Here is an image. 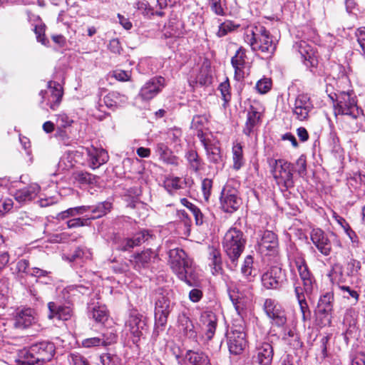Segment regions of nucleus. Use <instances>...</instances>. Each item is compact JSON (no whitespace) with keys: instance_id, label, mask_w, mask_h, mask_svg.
<instances>
[{"instance_id":"bb28decb","label":"nucleus","mask_w":365,"mask_h":365,"mask_svg":"<svg viewBox=\"0 0 365 365\" xmlns=\"http://www.w3.org/2000/svg\"><path fill=\"white\" fill-rule=\"evenodd\" d=\"M40 191V186L33 183L22 189L16 190L14 194V198L20 203L34 200Z\"/></svg>"},{"instance_id":"f3484780","label":"nucleus","mask_w":365,"mask_h":365,"mask_svg":"<svg viewBox=\"0 0 365 365\" xmlns=\"http://www.w3.org/2000/svg\"><path fill=\"white\" fill-rule=\"evenodd\" d=\"M165 85V81L163 77H153L143 86L139 96L144 101H150L161 91Z\"/></svg>"},{"instance_id":"aec40b11","label":"nucleus","mask_w":365,"mask_h":365,"mask_svg":"<svg viewBox=\"0 0 365 365\" xmlns=\"http://www.w3.org/2000/svg\"><path fill=\"white\" fill-rule=\"evenodd\" d=\"M357 312L353 309H347L343 319V334L348 341L356 336L358 328L356 327Z\"/></svg>"},{"instance_id":"412c9836","label":"nucleus","mask_w":365,"mask_h":365,"mask_svg":"<svg viewBox=\"0 0 365 365\" xmlns=\"http://www.w3.org/2000/svg\"><path fill=\"white\" fill-rule=\"evenodd\" d=\"M200 322L207 340H211L217 327V315L212 311H204L201 313Z\"/></svg>"},{"instance_id":"09e8293b","label":"nucleus","mask_w":365,"mask_h":365,"mask_svg":"<svg viewBox=\"0 0 365 365\" xmlns=\"http://www.w3.org/2000/svg\"><path fill=\"white\" fill-rule=\"evenodd\" d=\"M314 282H312L309 291L307 290L304 284H302L303 287L300 286L299 284H294V293L297 302L306 300L305 295L309 296L313 292Z\"/></svg>"},{"instance_id":"72a5a7b5","label":"nucleus","mask_w":365,"mask_h":365,"mask_svg":"<svg viewBox=\"0 0 365 365\" xmlns=\"http://www.w3.org/2000/svg\"><path fill=\"white\" fill-rule=\"evenodd\" d=\"M178 322L180 331H182L186 336L190 339H195L197 336L194 324L185 314H180Z\"/></svg>"},{"instance_id":"cd10ccee","label":"nucleus","mask_w":365,"mask_h":365,"mask_svg":"<svg viewBox=\"0 0 365 365\" xmlns=\"http://www.w3.org/2000/svg\"><path fill=\"white\" fill-rule=\"evenodd\" d=\"M209 266L211 268L212 274H219L222 271V262L220 250L213 246L207 247Z\"/></svg>"},{"instance_id":"a18cd8bd","label":"nucleus","mask_w":365,"mask_h":365,"mask_svg":"<svg viewBox=\"0 0 365 365\" xmlns=\"http://www.w3.org/2000/svg\"><path fill=\"white\" fill-rule=\"evenodd\" d=\"M111 207L112 204L110 202L105 201L101 202L98 204L95 207H92L91 212L93 214V215L88 218L96 219L101 217L110 212Z\"/></svg>"},{"instance_id":"f704fd0d","label":"nucleus","mask_w":365,"mask_h":365,"mask_svg":"<svg viewBox=\"0 0 365 365\" xmlns=\"http://www.w3.org/2000/svg\"><path fill=\"white\" fill-rule=\"evenodd\" d=\"M155 153L163 162L171 165L178 164L177 158L172 154L171 150L165 143H157L155 146Z\"/></svg>"},{"instance_id":"c9c22d12","label":"nucleus","mask_w":365,"mask_h":365,"mask_svg":"<svg viewBox=\"0 0 365 365\" xmlns=\"http://www.w3.org/2000/svg\"><path fill=\"white\" fill-rule=\"evenodd\" d=\"M128 101V97L117 91L108 93L103 98L106 106L108 108H114L125 105Z\"/></svg>"},{"instance_id":"49530a36","label":"nucleus","mask_w":365,"mask_h":365,"mask_svg":"<svg viewBox=\"0 0 365 365\" xmlns=\"http://www.w3.org/2000/svg\"><path fill=\"white\" fill-rule=\"evenodd\" d=\"M282 339L294 348L302 346V343L300 341L299 334L295 329H289L286 331Z\"/></svg>"},{"instance_id":"20e7f679","label":"nucleus","mask_w":365,"mask_h":365,"mask_svg":"<svg viewBox=\"0 0 365 365\" xmlns=\"http://www.w3.org/2000/svg\"><path fill=\"white\" fill-rule=\"evenodd\" d=\"M245 239L242 231L237 228H230L225 235L222 246L225 252L235 262L244 250Z\"/></svg>"},{"instance_id":"7c9ffc66","label":"nucleus","mask_w":365,"mask_h":365,"mask_svg":"<svg viewBox=\"0 0 365 365\" xmlns=\"http://www.w3.org/2000/svg\"><path fill=\"white\" fill-rule=\"evenodd\" d=\"M185 365H210L208 356L202 351L189 350L184 357Z\"/></svg>"},{"instance_id":"f03ea898","label":"nucleus","mask_w":365,"mask_h":365,"mask_svg":"<svg viewBox=\"0 0 365 365\" xmlns=\"http://www.w3.org/2000/svg\"><path fill=\"white\" fill-rule=\"evenodd\" d=\"M169 264L178 277L185 282L189 286L197 284L196 277L192 260L180 248L170 249L168 252Z\"/></svg>"},{"instance_id":"f8f14e48","label":"nucleus","mask_w":365,"mask_h":365,"mask_svg":"<svg viewBox=\"0 0 365 365\" xmlns=\"http://www.w3.org/2000/svg\"><path fill=\"white\" fill-rule=\"evenodd\" d=\"M261 281L264 288L277 289L283 285L285 281V274L281 267L274 266L262 274Z\"/></svg>"},{"instance_id":"e433bc0d","label":"nucleus","mask_w":365,"mask_h":365,"mask_svg":"<svg viewBox=\"0 0 365 365\" xmlns=\"http://www.w3.org/2000/svg\"><path fill=\"white\" fill-rule=\"evenodd\" d=\"M246 58V50L240 47L231 59V63L235 68V75L239 76V78L243 77L242 69L245 65Z\"/></svg>"},{"instance_id":"338daca9","label":"nucleus","mask_w":365,"mask_h":365,"mask_svg":"<svg viewBox=\"0 0 365 365\" xmlns=\"http://www.w3.org/2000/svg\"><path fill=\"white\" fill-rule=\"evenodd\" d=\"M351 365H365V353L356 351L351 354Z\"/></svg>"},{"instance_id":"052dcab7","label":"nucleus","mask_w":365,"mask_h":365,"mask_svg":"<svg viewBox=\"0 0 365 365\" xmlns=\"http://www.w3.org/2000/svg\"><path fill=\"white\" fill-rule=\"evenodd\" d=\"M272 86V81L269 78H264L257 81L256 84L257 91L262 94L268 92Z\"/></svg>"},{"instance_id":"c03bdc74","label":"nucleus","mask_w":365,"mask_h":365,"mask_svg":"<svg viewBox=\"0 0 365 365\" xmlns=\"http://www.w3.org/2000/svg\"><path fill=\"white\" fill-rule=\"evenodd\" d=\"M178 26L179 23L175 19L169 20L163 29L164 36L165 38L179 36L181 33Z\"/></svg>"},{"instance_id":"6ab92c4d","label":"nucleus","mask_w":365,"mask_h":365,"mask_svg":"<svg viewBox=\"0 0 365 365\" xmlns=\"http://www.w3.org/2000/svg\"><path fill=\"white\" fill-rule=\"evenodd\" d=\"M312 243L317 250L324 256L330 255L331 251V242L327 235L321 229H313L310 233Z\"/></svg>"},{"instance_id":"423d86ee","label":"nucleus","mask_w":365,"mask_h":365,"mask_svg":"<svg viewBox=\"0 0 365 365\" xmlns=\"http://www.w3.org/2000/svg\"><path fill=\"white\" fill-rule=\"evenodd\" d=\"M220 202L222 209L226 212L232 213L240 207L242 200L239 196V192L230 182H227L223 187Z\"/></svg>"},{"instance_id":"603ef678","label":"nucleus","mask_w":365,"mask_h":365,"mask_svg":"<svg viewBox=\"0 0 365 365\" xmlns=\"http://www.w3.org/2000/svg\"><path fill=\"white\" fill-rule=\"evenodd\" d=\"M164 185L165 188L169 192H172L173 190H177L182 187V181L178 177H170L166 178Z\"/></svg>"},{"instance_id":"680f3d73","label":"nucleus","mask_w":365,"mask_h":365,"mask_svg":"<svg viewBox=\"0 0 365 365\" xmlns=\"http://www.w3.org/2000/svg\"><path fill=\"white\" fill-rule=\"evenodd\" d=\"M230 83L228 81H225L221 83L218 87V90L220 91L222 98L226 103L230 101L231 94L230 92Z\"/></svg>"},{"instance_id":"473e14b6","label":"nucleus","mask_w":365,"mask_h":365,"mask_svg":"<svg viewBox=\"0 0 365 365\" xmlns=\"http://www.w3.org/2000/svg\"><path fill=\"white\" fill-rule=\"evenodd\" d=\"M92 253L86 247H78L72 254L63 256V259L69 262H75L81 265L87 259L91 258Z\"/></svg>"},{"instance_id":"0eeeda50","label":"nucleus","mask_w":365,"mask_h":365,"mask_svg":"<svg viewBox=\"0 0 365 365\" xmlns=\"http://www.w3.org/2000/svg\"><path fill=\"white\" fill-rule=\"evenodd\" d=\"M227 341L230 354L234 355L242 354L247 346L244 327L241 325H234L227 334Z\"/></svg>"},{"instance_id":"1a4fd4ad","label":"nucleus","mask_w":365,"mask_h":365,"mask_svg":"<svg viewBox=\"0 0 365 365\" xmlns=\"http://www.w3.org/2000/svg\"><path fill=\"white\" fill-rule=\"evenodd\" d=\"M125 328L133 336V341L138 342L146 330V322L143 316L137 310H130L128 318L125 322Z\"/></svg>"},{"instance_id":"6e6d98bb","label":"nucleus","mask_w":365,"mask_h":365,"mask_svg":"<svg viewBox=\"0 0 365 365\" xmlns=\"http://www.w3.org/2000/svg\"><path fill=\"white\" fill-rule=\"evenodd\" d=\"M211 83V76L207 68H202L196 76L195 83L200 86H206Z\"/></svg>"},{"instance_id":"9d476101","label":"nucleus","mask_w":365,"mask_h":365,"mask_svg":"<svg viewBox=\"0 0 365 365\" xmlns=\"http://www.w3.org/2000/svg\"><path fill=\"white\" fill-rule=\"evenodd\" d=\"M86 163L93 170L98 168L108 161L109 155L103 148L94 146L83 148L82 151Z\"/></svg>"},{"instance_id":"bf43d9fd","label":"nucleus","mask_w":365,"mask_h":365,"mask_svg":"<svg viewBox=\"0 0 365 365\" xmlns=\"http://www.w3.org/2000/svg\"><path fill=\"white\" fill-rule=\"evenodd\" d=\"M103 365H119L120 359L115 354L109 353L103 354L100 356Z\"/></svg>"},{"instance_id":"ea45409f","label":"nucleus","mask_w":365,"mask_h":365,"mask_svg":"<svg viewBox=\"0 0 365 365\" xmlns=\"http://www.w3.org/2000/svg\"><path fill=\"white\" fill-rule=\"evenodd\" d=\"M334 294L328 292L322 295L319 299L317 310L319 312H333Z\"/></svg>"},{"instance_id":"3c124183","label":"nucleus","mask_w":365,"mask_h":365,"mask_svg":"<svg viewBox=\"0 0 365 365\" xmlns=\"http://www.w3.org/2000/svg\"><path fill=\"white\" fill-rule=\"evenodd\" d=\"M252 265L253 258L251 255H247L242 265L241 272L248 280H251V278L254 276V274H252Z\"/></svg>"},{"instance_id":"13d9d810","label":"nucleus","mask_w":365,"mask_h":365,"mask_svg":"<svg viewBox=\"0 0 365 365\" xmlns=\"http://www.w3.org/2000/svg\"><path fill=\"white\" fill-rule=\"evenodd\" d=\"M68 360L71 365H90L84 356L76 352L70 354Z\"/></svg>"},{"instance_id":"58836bf2","label":"nucleus","mask_w":365,"mask_h":365,"mask_svg":"<svg viewBox=\"0 0 365 365\" xmlns=\"http://www.w3.org/2000/svg\"><path fill=\"white\" fill-rule=\"evenodd\" d=\"M31 354V346L29 349H23L20 350L14 360V365H35L38 364L36 356Z\"/></svg>"},{"instance_id":"a211bd4d","label":"nucleus","mask_w":365,"mask_h":365,"mask_svg":"<svg viewBox=\"0 0 365 365\" xmlns=\"http://www.w3.org/2000/svg\"><path fill=\"white\" fill-rule=\"evenodd\" d=\"M31 354H34L37 360L38 364L50 361L54 353L55 346L53 343L41 341L31 346Z\"/></svg>"},{"instance_id":"2f4dec72","label":"nucleus","mask_w":365,"mask_h":365,"mask_svg":"<svg viewBox=\"0 0 365 365\" xmlns=\"http://www.w3.org/2000/svg\"><path fill=\"white\" fill-rule=\"evenodd\" d=\"M259 120L260 113L253 106H251L247 112L243 133L250 136L254 133L255 128L259 124Z\"/></svg>"},{"instance_id":"39448f33","label":"nucleus","mask_w":365,"mask_h":365,"mask_svg":"<svg viewBox=\"0 0 365 365\" xmlns=\"http://www.w3.org/2000/svg\"><path fill=\"white\" fill-rule=\"evenodd\" d=\"M294 165L285 160H274L273 175L279 185L287 189L294 186L293 180Z\"/></svg>"},{"instance_id":"8fccbe9b","label":"nucleus","mask_w":365,"mask_h":365,"mask_svg":"<svg viewBox=\"0 0 365 365\" xmlns=\"http://www.w3.org/2000/svg\"><path fill=\"white\" fill-rule=\"evenodd\" d=\"M134 7L139 11L144 16L150 17L154 15L153 9L150 6L148 2L145 0H138L135 4Z\"/></svg>"},{"instance_id":"e2e57ef3","label":"nucleus","mask_w":365,"mask_h":365,"mask_svg":"<svg viewBox=\"0 0 365 365\" xmlns=\"http://www.w3.org/2000/svg\"><path fill=\"white\" fill-rule=\"evenodd\" d=\"M296 171L300 176H304L307 174V160L306 157L302 155L296 161Z\"/></svg>"},{"instance_id":"de8ad7c7","label":"nucleus","mask_w":365,"mask_h":365,"mask_svg":"<svg viewBox=\"0 0 365 365\" xmlns=\"http://www.w3.org/2000/svg\"><path fill=\"white\" fill-rule=\"evenodd\" d=\"M74 178L83 185H90L96 182V177L88 172H77L74 174Z\"/></svg>"},{"instance_id":"0e129e2a","label":"nucleus","mask_w":365,"mask_h":365,"mask_svg":"<svg viewBox=\"0 0 365 365\" xmlns=\"http://www.w3.org/2000/svg\"><path fill=\"white\" fill-rule=\"evenodd\" d=\"M29 262L26 259L19 260L16 266V274L19 277H23L24 274H27Z\"/></svg>"},{"instance_id":"37998d69","label":"nucleus","mask_w":365,"mask_h":365,"mask_svg":"<svg viewBox=\"0 0 365 365\" xmlns=\"http://www.w3.org/2000/svg\"><path fill=\"white\" fill-rule=\"evenodd\" d=\"M185 158L188 162L190 168L192 171L197 173L202 168V160L195 150H188L185 154Z\"/></svg>"},{"instance_id":"4c0bfd02","label":"nucleus","mask_w":365,"mask_h":365,"mask_svg":"<svg viewBox=\"0 0 365 365\" xmlns=\"http://www.w3.org/2000/svg\"><path fill=\"white\" fill-rule=\"evenodd\" d=\"M205 149L210 163L216 165H222L223 163V156L219 146L211 143L210 145H205Z\"/></svg>"},{"instance_id":"ddd939ff","label":"nucleus","mask_w":365,"mask_h":365,"mask_svg":"<svg viewBox=\"0 0 365 365\" xmlns=\"http://www.w3.org/2000/svg\"><path fill=\"white\" fill-rule=\"evenodd\" d=\"M273 356L274 350L271 344L259 342L256 346L251 362L246 365H271Z\"/></svg>"},{"instance_id":"b1692460","label":"nucleus","mask_w":365,"mask_h":365,"mask_svg":"<svg viewBox=\"0 0 365 365\" xmlns=\"http://www.w3.org/2000/svg\"><path fill=\"white\" fill-rule=\"evenodd\" d=\"M36 320V314L34 309H24L16 313L14 325L17 329H26L35 324Z\"/></svg>"},{"instance_id":"393cba45","label":"nucleus","mask_w":365,"mask_h":365,"mask_svg":"<svg viewBox=\"0 0 365 365\" xmlns=\"http://www.w3.org/2000/svg\"><path fill=\"white\" fill-rule=\"evenodd\" d=\"M157 257V254L151 249H147L142 251L140 253L134 255L130 260L134 269L140 271L143 268H146L149 266L152 259Z\"/></svg>"},{"instance_id":"9b49d317","label":"nucleus","mask_w":365,"mask_h":365,"mask_svg":"<svg viewBox=\"0 0 365 365\" xmlns=\"http://www.w3.org/2000/svg\"><path fill=\"white\" fill-rule=\"evenodd\" d=\"M257 249L263 255H276L279 250L277 235L272 231L263 232L257 241Z\"/></svg>"},{"instance_id":"a878e982","label":"nucleus","mask_w":365,"mask_h":365,"mask_svg":"<svg viewBox=\"0 0 365 365\" xmlns=\"http://www.w3.org/2000/svg\"><path fill=\"white\" fill-rule=\"evenodd\" d=\"M117 336L115 334H103L99 336L87 338L82 341V346L85 348H93L96 346H107L116 341Z\"/></svg>"},{"instance_id":"f257e3e1","label":"nucleus","mask_w":365,"mask_h":365,"mask_svg":"<svg viewBox=\"0 0 365 365\" xmlns=\"http://www.w3.org/2000/svg\"><path fill=\"white\" fill-rule=\"evenodd\" d=\"M334 102L335 115L345 117L344 122L351 133L359 131L363 125L362 110L357 106L356 97L353 91H339L334 96L329 95Z\"/></svg>"},{"instance_id":"5fc2aeb1","label":"nucleus","mask_w":365,"mask_h":365,"mask_svg":"<svg viewBox=\"0 0 365 365\" xmlns=\"http://www.w3.org/2000/svg\"><path fill=\"white\" fill-rule=\"evenodd\" d=\"M237 27L238 26L235 25L232 21L227 20L220 24L217 36L218 37H223Z\"/></svg>"},{"instance_id":"6e6552de","label":"nucleus","mask_w":365,"mask_h":365,"mask_svg":"<svg viewBox=\"0 0 365 365\" xmlns=\"http://www.w3.org/2000/svg\"><path fill=\"white\" fill-rule=\"evenodd\" d=\"M292 112L295 119L299 121L307 120L314 106L309 96L307 93H299L291 105Z\"/></svg>"},{"instance_id":"4d7b16f0","label":"nucleus","mask_w":365,"mask_h":365,"mask_svg":"<svg viewBox=\"0 0 365 365\" xmlns=\"http://www.w3.org/2000/svg\"><path fill=\"white\" fill-rule=\"evenodd\" d=\"M317 320L321 327L330 326L331 324L332 312H319L316 311Z\"/></svg>"},{"instance_id":"5701e85b","label":"nucleus","mask_w":365,"mask_h":365,"mask_svg":"<svg viewBox=\"0 0 365 365\" xmlns=\"http://www.w3.org/2000/svg\"><path fill=\"white\" fill-rule=\"evenodd\" d=\"M294 264L299 272V275L305 285L306 289L309 291L312 282H315L314 278L310 272L306 260L302 255H298L294 257Z\"/></svg>"},{"instance_id":"c85d7f7f","label":"nucleus","mask_w":365,"mask_h":365,"mask_svg":"<svg viewBox=\"0 0 365 365\" xmlns=\"http://www.w3.org/2000/svg\"><path fill=\"white\" fill-rule=\"evenodd\" d=\"M152 237V234L148 230H143L135 233L133 237L125 239L123 242L122 250L125 251L139 246Z\"/></svg>"},{"instance_id":"79ce46f5","label":"nucleus","mask_w":365,"mask_h":365,"mask_svg":"<svg viewBox=\"0 0 365 365\" xmlns=\"http://www.w3.org/2000/svg\"><path fill=\"white\" fill-rule=\"evenodd\" d=\"M232 160L233 168L236 170H240L245 163L243 157L242 146L240 143H235L232 146Z\"/></svg>"},{"instance_id":"7ed1b4c3","label":"nucleus","mask_w":365,"mask_h":365,"mask_svg":"<svg viewBox=\"0 0 365 365\" xmlns=\"http://www.w3.org/2000/svg\"><path fill=\"white\" fill-rule=\"evenodd\" d=\"M245 41L252 51H259L267 56H271L276 49L269 31L262 25L247 28L245 33Z\"/></svg>"},{"instance_id":"c756f323","label":"nucleus","mask_w":365,"mask_h":365,"mask_svg":"<svg viewBox=\"0 0 365 365\" xmlns=\"http://www.w3.org/2000/svg\"><path fill=\"white\" fill-rule=\"evenodd\" d=\"M301 55L302 59L306 62H309L311 66H314L317 61L316 56L312 47L304 41H300L294 46Z\"/></svg>"},{"instance_id":"4be33fe9","label":"nucleus","mask_w":365,"mask_h":365,"mask_svg":"<svg viewBox=\"0 0 365 365\" xmlns=\"http://www.w3.org/2000/svg\"><path fill=\"white\" fill-rule=\"evenodd\" d=\"M49 319L56 318L58 320L67 321L74 316L73 307L71 305H60L54 302L48 303Z\"/></svg>"},{"instance_id":"774afa93","label":"nucleus","mask_w":365,"mask_h":365,"mask_svg":"<svg viewBox=\"0 0 365 365\" xmlns=\"http://www.w3.org/2000/svg\"><path fill=\"white\" fill-rule=\"evenodd\" d=\"M358 43L362 50V54L365 56V27L359 28L356 32Z\"/></svg>"},{"instance_id":"69168bd1","label":"nucleus","mask_w":365,"mask_h":365,"mask_svg":"<svg viewBox=\"0 0 365 365\" xmlns=\"http://www.w3.org/2000/svg\"><path fill=\"white\" fill-rule=\"evenodd\" d=\"M212 187V180L209 178H205L202 182V190L205 200H208Z\"/></svg>"},{"instance_id":"864d4df0","label":"nucleus","mask_w":365,"mask_h":365,"mask_svg":"<svg viewBox=\"0 0 365 365\" xmlns=\"http://www.w3.org/2000/svg\"><path fill=\"white\" fill-rule=\"evenodd\" d=\"M361 269V262L350 258L346 264V272L348 276H356Z\"/></svg>"},{"instance_id":"dca6fc26","label":"nucleus","mask_w":365,"mask_h":365,"mask_svg":"<svg viewBox=\"0 0 365 365\" xmlns=\"http://www.w3.org/2000/svg\"><path fill=\"white\" fill-rule=\"evenodd\" d=\"M39 94L42 97V102L46 101V104L52 110H56L61 101L63 88L57 82L49 81L48 83V89L46 91H41Z\"/></svg>"},{"instance_id":"a19ab883","label":"nucleus","mask_w":365,"mask_h":365,"mask_svg":"<svg viewBox=\"0 0 365 365\" xmlns=\"http://www.w3.org/2000/svg\"><path fill=\"white\" fill-rule=\"evenodd\" d=\"M89 317L96 322L104 323L107 321L108 314L106 307L104 305H94L89 307Z\"/></svg>"},{"instance_id":"4468645a","label":"nucleus","mask_w":365,"mask_h":365,"mask_svg":"<svg viewBox=\"0 0 365 365\" xmlns=\"http://www.w3.org/2000/svg\"><path fill=\"white\" fill-rule=\"evenodd\" d=\"M264 309L273 324L283 327L287 323L285 311L274 299H267L264 303Z\"/></svg>"},{"instance_id":"2eb2a0df","label":"nucleus","mask_w":365,"mask_h":365,"mask_svg":"<svg viewBox=\"0 0 365 365\" xmlns=\"http://www.w3.org/2000/svg\"><path fill=\"white\" fill-rule=\"evenodd\" d=\"M173 308V303L168 297L160 296L155 302V320L158 327H164Z\"/></svg>"}]
</instances>
